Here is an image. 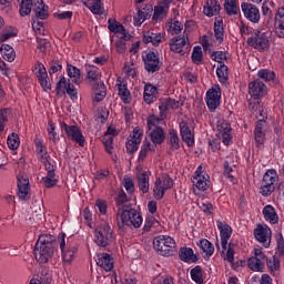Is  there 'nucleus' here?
<instances>
[{"instance_id":"c85d7f7f","label":"nucleus","mask_w":284,"mask_h":284,"mask_svg":"<svg viewBox=\"0 0 284 284\" xmlns=\"http://www.w3.org/2000/svg\"><path fill=\"white\" fill-rule=\"evenodd\" d=\"M263 214H264L265 221H270L272 225H276V223H278V214H276V209H274V206L266 205L263 209Z\"/></svg>"},{"instance_id":"338daca9","label":"nucleus","mask_w":284,"mask_h":284,"mask_svg":"<svg viewBox=\"0 0 284 284\" xmlns=\"http://www.w3.org/2000/svg\"><path fill=\"white\" fill-rule=\"evenodd\" d=\"M181 30H183V24L175 21L169 26L168 32H170V34H180Z\"/></svg>"},{"instance_id":"8fccbe9b","label":"nucleus","mask_w":284,"mask_h":284,"mask_svg":"<svg viewBox=\"0 0 284 284\" xmlns=\"http://www.w3.org/2000/svg\"><path fill=\"white\" fill-rule=\"evenodd\" d=\"M227 65L225 64H220V67L216 69V75L220 80L221 83H225L229 79V73H227Z\"/></svg>"},{"instance_id":"2f4dec72","label":"nucleus","mask_w":284,"mask_h":284,"mask_svg":"<svg viewBox=\"0 0 284 284\" xmlns=\"http://www.w3.org/2000/svg\"><path fill=\"white\" fill-rule=\"evenodd\" d=\"M0 52L4 61H8L9 63H12V61H14L17 58V53L10 44H2L0 47Z\"/></svg>"},{"instance_id":"a211bd4d","label":"nucleus","mask_w":284,"mask_h":284,"mask_svg":"<svg viewBox=\"0 0 284 284\" xmlns=\"http://www.w3.org/2000/svg\"><path fill=\"white\" fill-rule=\"evenodd\" d=\"M180 134L182 136V141L186 143L189 148L194 146V132H192L187 122H180Z\"/></svg>"},{"instance_id":"393cba45","label":"nucleus","mask_w":284,"mask_h":284,"mask_svg":"<svg viewBox=\"0 0 284 284\" xmlns=\"http://www.w3.org/2000/svg\"><path fill=\"white\" fill-rule=\"evenodd\" d=\"M179 256L184 263H196V261H199V256H196L194 251L190 247L180 248Z\"/></svg>"},{"instance_id":"412c9836","label":"nucleus","mask_w":284,"mask_h":284,"mask_svg":"<svg viewBox=\"0 0 284 284\" xmlns=\"http://www.w3.org/2000/svg\"><path fill=\"white\" fill-rule=\"evenodd\" d=\"M138 179V187L143 194H148L150 192V172L140 171L136 174Z\"/></svg>"},{"instance_id":"f8f14e48","label":"nucleus","mask_w":284,"mask_h":284,"mask_svg":"<svg viewBox=\"0 0 284 284\" xmlns=\"http://www.w3.org/2000/svg\"><path fill=\"white\" fill-rule=\"evenodd\" d=\"M254 236L263 247H270V239H272V230L267 225L258 224L254 230Z\"/></svg>"},{"instance_id":"c03bdc74","label":"nucleus","mask_w":284,"mask_h":284,"mask_svg":"<svg viewBox=\"0 0 284 284\" xmlns=\"http://www.w3.org/2000/svg\"><path fill=\"white\" fill-rule=\"evenodd\" d=\"M191 278L194 283L203 284V268L201 266H195L191 270Z\"/></svg>"},{"instance_id":"20e7f679","label":"nucleus","mask_w":284,"mask_h":284,"mask_svg":"<svg viewBox=\"0 0 284 284\" xmlns=\"http://www.w3.org/2000/svg\"><path fill=\"white\" fill-rule=\"evenodd\" d=\"M153 247L161 256H173L176 252V242L170 236L160 235L153 240Z\"/></svg>"},{"instance_id":"603ef678","label":"nucleus","mask_w":284,"mask_h":284,"mask_svg":"<svg viewBox=\"0 0 284 284\" xmlns=\"http://www.w3.org/2000/svg\"><path fill=\"white\" fill-rule=\"evenodd\" d=\"M9 116H10L9 109L0 110V132H3V130H6V124L8 123Z\"/></svg>"},{"instance_id":"2eb2a0df","label":"nucleus","mask_w":284,"mask_h":284,"mask_svg":"<svg viewBox=\"0 0 284 284\" xmlns=\"http://www.w3.org/2000/svg\"><path fill=\"white\" fill-rule=\"evenodd\" d=\"M206 105L210 112H215L216 108L221 105V91L216 89H210L206 92Z\"/></svg>"},{"instance_id":"13d9d810","label":"nucleus","mask_w":284,"mask_h":284,"mask_svg":"<svg viewBox=\"0 0 284 284\" xmlns=\"http://www.w3.org/2000/svg\"><path fill=\"white\" fill-rule=\"evenodd\" d=\"M163 119H165V116H161V118H156V115L149 116V119H148L149 130H156V128H161V126H159V123H161V121H163Z\"/></svg>"},{"instance_id":"4be33fe9","label":"nucleus","mask_w":284,"mask_h":284,"mask_svg":"<svg viewBox=\"0 0 284 284\" xmlns=\"http://www.w3.org/2000/svg\"><path fill=\"white\" fill-rule=\"evenodd\" d=\"M275 33L280 39H284V7H280L275 14Z\"/></svg>"},{"instance_id":"7c9ffc66","label":"nucleus","mask_w":284,"mask_h":284,"mask_svg":"<svg viewBox=\"0 0 284 284\" xmlns=\"http://www.w3.org/2000/svg\"><path fill=\"white\" fill-rule=\"evenodd\" d=\"M158 89L156 87L152 84H145L144 87V101L148 103V105L154 103L156 99Z\"/></svg>"},{"instance_id":"09e8293b","label":"nucleus","mask_w":284,"mask_h":284,"mask_svg":"<svg viewBox=\"0 0 284 284\" xmlns=\"http://www.w3.org/2000/svg\"><path fill=\"white\" fill-rule=\"evenodd\" d=\"M257 77L263 79V81H274L276 73L270 69H262L257 72Z\"/></svg>"},{"instance_id":"a878e982","label":"nucleus","mask_w":284,"mask_h":284,"mask_svg":"<svg viewBox=\"0 0 284 284\" xmlns=\"http://www.w3.org/2000/svg\"><path fill=\"white\" fill-rule=\"evenodd\" d=\"M93 94H94L93 101H95L97 103H101V101H103L108 95V90L105 89V84L103 82L94 83Z\"/></svg>"},{"instance_id":"dca6fc26","label":"nucleus","mask_w":284,"mask_h":284,"mask_svg":"<svg viewBox=\"0 0 284 284\" xmlns=\"http://www.w3.org/2000/svg\"><path fill=\"white\" fill-rule=\"evenodd\" d=\"M217 229L220 230L222 250H227V241L232 237V226L227 222L217 221Z\"/></svg>"},{"instance_id":"a19ab883","label":"nucleus","mask_w":284,"mask_h":284,"mask_svg":"<svg viewBox=\"0 0 284 284\" xmlns=\"http://www.w3.org/2000/svg\"><path fill=\"white\" fill-rule=\"evenodd\" d=\"M153 196L156 201H161L165 196V189H163L160 180H155L154 182Z\"/></svg>"},{"instance_id":"4d7b16f0","label":"nucleus","mask_w":284,"mask_h":284,"mask_svg":"<svg viewBox=\"0 0 284 284\" xmlns=\"http://www.w3.org/2000/svg\"><path fill=\"white\" fill-rule=\"evenodd\" d=\"M87 8H89L93 14H103V11H101V0H91Z\"/></svg>"},{"instance_id":"f704fd0d","label":"nucleus","mask_w":284,"mask_h":284,"mask_svg":"<svg viewBox=\"0 0 284 284\" xmlns=\"http://www.w3.org/2000/svg\"><path fill=\"white\" fill-rule=\"evenodd\" d=\"M224 10L229 17H234L239 14V7L236 6V0H225Z\"/></svg>"},{"instance_id":"37998d69","label":"nucleus","mask_w":284,"mask_h":284,"mask_svg":"<svg viewBox=\"0 0 284 284\" xmlns=\"http://www.w3.org/2000/svg\"><path fill=\"white\" fill-rule=\"evenodd\" d=\"M169 142L171 145V150H179V148H181V145L179 144V133H176V130L171 129L169 131Z\"/></svg>"},{"instance_id":"49530a36","label":"nucleus","mask_w":284,"mask_h":284,"mask_svg":"<svg viewBox=\"0 0 284 284\" xmlns=\"http://www.w3.org/2000/svg\"><path fill=\"white\" fill-rule=\"evenodd\" d=\"M191 59L192 62L195 63V65L201 64V62L203 61V49L200 45L193 48Z\"/></svg>"},{"instance_id":"e433bc0d","label":"nucleus","mask_w":284,"mask_h":284,"mask_svg":"<svg viewBox=\"0 0 284 284\" xmlns=\"http://www.w3.org/2000/svg\"><path fill=\"white\" fill-rule=\"evenodd\" d=\"M199 245L202 252L205 254V256H207V258H210V256L214 254V245L210 241L205 239L201 240Z\"/></svg>"},{"instance_id":"cd10ccee","label":"nucleus","mask_w":284,"mask_h":284,"mask_svg":"<svg viewBox=\"0 0 284 284\" xmlns=\"http://www.w3.org/2000/svg\"><path fill=\"white\" fill-rule=\"evenodd\" d=\"M67 72L72 83H75V85H81V83H83V78L81 77V70H79L77 67L72 64H68Z\"/></svg>"},{"instance_id":"6e6552de","label":"nucleus","mask_w":284,"mask_h":284,"mask_svg":"<svg viewBox=\"0 0 284 284\" xmlns=\"http://www.w3.org/2000/svg\"><path fill=\"white\" fill-rule=\"evenodd\" d=\"M142 61L144 63V70H146L149 74H154V72H159V70H161V68L163 67L161 58L153 51L145 53V55L142 57Z\"/></svg>"},{"instance_id":"9b49d317","label":"nucleus","mask_w":284,"mask_h":284,"mask_svg":"<svg viewBox=\"0 0 284 284\" xmlns=\"http://www.w3.org/2000/svg\"><path fill=\"white\" fill-rule=\"evenodd\" d=\"M58 94H69L70 99L74 100L77 99L79 92L77 91V88L70 81L65 80V77H62L55 87Z\"/></svg>"},{"instance_id":"58836bf2","label":"nucleus","mask_w":284,"mask_h":284,"mask_svg":"<svg viewBox=\"0 0 284 284\" xmlns=\"http://www.w3.org/2000/svg\"><path fill=\"white\" fill-rule=\"evenodd\" d=\"M118 94L123 103L130 102V90H128V84L118 83Z\"/></svg>"},{"instance_id":"79ce46f5","label":"nucleus","mask_w":284,"mask_h":284,"mask_svg":"<svg viewBox=\"0 0 284 284\" xmlns=\"http://www.w3.org/2000/svg\"><path fill=\"white\" fill-rule=\"evenodd\" d=\"M214 34H215L216 41H219V43H223V37H224L223 20L215 21Z\"/></svg>"},{"instance_id":"9d476101","label":"nucleus","mask_w":284,"mask_h":284,"mask_svg":"<svg viewBox=\"0 0 284 284\" xmlns=\"http://www.w3.org/2000/svg\"><path fill=\"white\" fill-rule=\"evenodd\" d=\"M33 73L39 80V83L43 90H51L52 84L50 83V80L48 78V71L45 70V67L41 62H37L33 67Z\"/></svg>"},{"instance_id":"c9c22d12","label":"nucleus","mask_w":284,"mask_h":284,"mask_svg":"<svg viewBox=\"0 0 284 284\" xmlns=\"http://www.w3.org/2000/svg\"><path fill=\"white\" fill-rule=\"evenodd\" d=\"M247 267H250L252 272H263L265 270V263L260 262L256 257L252 256L247 261Z\"/></svg>"},{"instance_id":"aec40b11","label":"nucleus","mask_w":284,"mask_h":284,"mask_svg":"<svg viewBox=\"0 0 284 284\" xmlns=\"http://www.w3.org/2000/svg\"><path fill=\"white\" fill-rule=\"evenodd\" d=\"M97 265L102 267L105 272H112L114 268V260L112 258V255L108 253H100L98 254Z\"/></svg>"},{"instance_id":"bf43d9fd","label":"nucleus","mask_w":284,"mask_h":284,"mask_svg":"<svg viewBox=\"0 0 284 284\" xmlns=\"http://www.w3.org/2000/svg\"><path fill=\"white\" fill-rule=\"evenodd\" d=\"M174 278L170 275H158L153 278V284H173Z\"/></svg>"},{"instance_id":"b1692460","label":"nucleus","mask_w":284,"mask_h":284,"mask_svg":"<svg viewBox=\"0 0 284 284\" xmlns=\"http://www.w3.org/2000/svg\"><path fill=\"white\" fill-rule=\"evenodd\" d=\"M203 12L206 17H216L221 12V4L216 0H207Z\"/></svg>"},{"instance_id":"1a4fd4ad","label":"nucleus","mask_w":284,"mask_h":284,"mask_svg":"<svg viewBox=\"0 0 284 284\" xmlns=\"http://www.w3.org/2000/svg\"><path fill=\"white\" fill-rule=\"evenodd\" d=\"M60 128L64 131L70 141H74L80 145V148H83L85 145V136H83V133L81 132V129H79V126L68 125L65 122H62L60 124Z\"/></svg>"},{"instance_id":"4c0bfd02","label":"nucleus","mask_w":284,"mask_h":284,"mask_svg":"<svg viewBox=\"0 0 284 284\" xmlns=\"http://www.w3.org/2000/svg\"><path fill=\"white\" fill-rule=\"evenodd\" d=\"M156 150V145L146 142L142 145V149L140 151L138 161L143 162L145 161V156H148V152H154Z\"/></svg>"},{"instance_id":"052dcab7","label":"nucleus","mask_w":284,"mask_h":284,"mask_svg":"<svg viewBox=\"0 0 284 284\" xmlns=\"http://www.w3.org/2000/svg\"><path fill=\"white\" fill-rule=\"evenodd\" d=\"M37 48L42 54H45L48 48H50V41L48 39L37 38Z\"/></svg>"},{"instance_id":"3c124183","label":"nucleus","mask_w":284,"mask_h":284,"mask_svg":"<svg viewBox=\"0 0 284 284\" xmlns=\"http://www.w3.org/2000/svg\"><path fill=\"white\" fill-rule=\"evenodd\" d=\"M158 180L161 181V185L165 191L172 190V187L174 186V181L172 180V178H170L169 174H163L161 178H158Z\"/></svg>"},{"instance_id":"e2e57ef3","label":"nucleus","mask_w":284,"mask_h":284,"mask_svg":"<svg viewBox=\"0 0 284 284\" xmlns=\"http://www.w3.org/2000/svg\"><path fill=\"white\" fill-rule=\"evenodd\" d=\"M102 142H103V145H104L105 151L108 152V154H112V150H114V146H112V143H114V138L104 135L102 138Z\"/></svg>"},{"instance_id":"7ed1b4c3","label":"nucleus","mask_w":284,"mask_h":284,"mask_svg":"<svg viewBox=\"0 0 284 284\" xmlns=\"http://www.w3.org/2000/svg\"><path fill=\"white\" fill-rule=\"evenodd\" d=\"M94 234L95 243L100 247H108V245H112V243H114V231L108 222H102L98 225Z\"/></svg>"},{"instance_id":"423d86ee","label":"nucleus","mask_w":284,"mask_h":284,"mask_svg":"<svg viewBox=\"0 0 284 284\" xmlns=\"http://www.w3.org/2000/svg\"><path fill=\"white\" fill-rule=\"evenodd\" d=\"M246 43L251 48H254V50L263 52V50H267V45H270V38H267V33L256 29L253 31V36L246 40Z\"/></svg>"},{"instance_id":"0eeeda50","label":"nucleus","mask_w":284,"mask_h":284,"mask_svg":"<svg viewBox=\"0 0 284 284\" xmlns=\"http://www.w3.org/2000/svg\"><path fill=\"white\" fill-rule=\"evenodd\" d=\"M283 255H284V239H283V234H280V237L277 239V251L275 255L266 258V266L268 267V271L272 274H276V272L281 270V260L278 258V256H283Z\"/></svg>"},{"instance_id":"473e14b6","label":"nucleus","mask_w":284,"mask_h":284,"mask_svg":"<svg viewBox=\"0 0 284 284\" xmlns=\"http://www.w3.org/2000/svg\"><path fill=\"white\" fill-rule=\"evenodd\" d=\"M152 10L153 9L151 6L146 9V11L145 8L143 10H138L136 16H134L135 26H142V23L146 21V19H150V13L152 12Z\"/></svg>"},{"instance_id":"69168bd1","label":"nucleus","mask_w":284,"mask_h":284,"mask_svg":"<svg viewBox=\"0 0 284 284\" xmlns=\"http://www.w3.org/2000/svg\"><path fill=\"white\" fill-rule=\"evenodd\" d=\"M159 110L160 116H165V114H168V110H170L168 98L160 99Z\"/></svg>"},{"instance_id":"a18cd8bd","label":"nucleus","mask_w":284,"mask_h":284,"mask_svg":"<svg viewBox=\"0 0 284 284\" xmlns=\"http://www.w3.org/2000/svg\"><path fill=\"white\" fill-rule=\"evenodd\" d=\"M19 12L21 17H28L32 12V0H21Z\"/></svg>"},{"instance_id":"0e129e2a","label":"nucleus","mask_w":284,"mask_h":284,"mask_svg":"<svg viewBox=\"0 0 284 284\" xmlns=\"http://www.w3.org/2000/svg\"><path fill=\"white\" fill-rule=\"evenodd\" d=\"M41 183L44 185V187H54V185L59 183V180H57L54 176H50V174H47V176L41 179Z\"/></svg>"},{"instance_id":"774afa93","label":"nucleus","mask_w":284,"mask_h":284,"mask_svg":"<svg viewBox=\"0 0 284 284\" xmlns=\"http://www.w3.org/2000/svg\"><path fill=\"white\" fill-rule=\"evenodd\" d=\"M163 17H165V7H155L153 13V21H159V19H163Z\"/></svg>"},{"instance_id":"f257e3e1","label":"nucleus","mask_w":284,"mask_h":284,"mask_svg":"<svg viewBox=\"0 0 284 284\" xmlns=\"http://www.w3.org/2000/svg\"><path fill=\"white\" fill-rule=\"evenodd\" d=\"M58 245L59 242H57L55 236L50 234L40 235L33 250L36 261L38 263H48L54 256V250H57Z\"/></svg>"},{"instance_id":"72a5a7b5","label":"nucleus","mask_w":284,"mask_h":284,"mask_svg":"<svg viewBox=\"0 0 284 284\" xmlns=\"http://www.w3.org/2000/svg\"><path fill=\"white\" fill-rule=\"evenodd\" d=\"M108 28L110 32H114V34H124L125 33V27L123 24L119 23L115 19L110 18L108 20Z\"/></svg>"},{"instance_id":"864d4df0","label":"nucleus","mask_w":284,"mask_h":284,"mask_svg":"<svg viewBox=\"0 0 284 284\" xmlns=\"http://www.w3.org/2000/svg\"><path fill=\"white\" fill-rule=\"evenodd\" d=\"M211 59L221 65L224 64L223 61H227V53L225 51H214L211 54Z\"/></svg>"},{"instance_id":"ddd939ff","label":"nucleus","mask_w":284,"mask_h":284,"mask_svg":"<svg viewBox=\"0 0 284 284\" xmlns=\"http://www.w3.org/2000/svg\"><path fill=\"white\" fill-rule=\"evenodd\" d=\"M241 8L244 17H246L248 21H251L252 23H258V21H261V11H258V8H256V6L243 2Z\"/></svg>"},{"instance_id":"4468645a","label":"nucleus","mask_w":284,"mask_h":284,"mask_svg":"<svg viewBox=\"0 0 284 284\" xmlns=\"http://www.w3.org/2000/svg\"><path fill=\"white\" fill-rule=\"evenodd\" d=\"M248 94L253 97V99H261L267 94V87L261 80H254L248 84Z\"/></svg>"},{"instance_id":"ea45409f","label":"nucleus","mask_w":284,"mask_h":284,"mask_svg":"<svg viewBox=\"0 0 284 284\" xmlns=\"http://www.w3.org/2000/svg\"><path fill=\"white\" fill-rule=\"evenodd\" d=\"M32 216L33 219H43L44 216V212H43V202L41 201H36L33 204H32Z\"/></svg>"},{"instance_id":"5fc2aeb1","label":"nucleus","mask_w":284,"mask_h":284,"mask_svg":"<svg viewBox=\"0 0 284 284\" xmlns=\"http://www.w3.org/2000/svg\"><path fill=\"white\" fill-rule=\"evenodd\" d=\"M217 131L220 135L232 132V125L225 120H220L217 122Z\"/></svg>"},{"instance_id":"de8ad7c7","label":"nucleus","mask_w":284,"mask_h":284,"mask_svg":"<svg viewBox=\"0 0 284 284\" xmlns=\"http://www.w3.org/2000/svg\"><path fill=\"white\" fill-rule=\"evenodd\" d=\"M20 143H21V141L19 140V134H17V133H11V134L8 136L7 144H8V146H9L10 150H18Z\"/></svg>"},{"instance_id":"6e6d98bb","label":"nucleus","mask_w":284,"mask_h":284,"mask_svg":"<svg viewBox=\"0 0 284 284\" xmlns=\"http://www.w3.org/2000/svg\"><path fill=\"white\" fill-rule=\"evenodd\" d=\"M41 284H50L52 283V273H50V270L42 268L40 272V278Z\"/></svg>"},{"instance_id":"f3484780","label":"nucleus","mask_w":284,"mask_h":284,"mask_svg":"<svg viewBox=\"0 0 284 284\" xmlns=\"http://www.w3.org/2000/svg\"><path fill=\"white\" fill-rule=\"evenodd\" d=\"M187 41H190V39L185 34L172 38L169 42L171 52L183 54V48L187 45Z\"/></svg>"},{"instance_id":"6ab92c4d","label":"nucleus","mask_w":284,"mask_h":284,"mask_svg":"<svg viewBox=\"0 0 284 284\" xmlns=\"http://www.w3.org/2000/svg\"><path fill=\"white\" fill-rule=\"evenodd\" d=\"M18 196L21 201H30V180L18 178Z\"/></svg>"},{"instance_id":"c756f323","label":"nucleus","mask_w":284,"mask_h":284,"mask_svg":"<svg viewBox=\"0 0 284 284\" xmlns=\"http://www.w3.org/2000/svg\"><path fill=\"white\" fill-rule=\"evenodd\" d=\"M210 175H204V176H193L192 178V183L196 187V190H200V192H205L207 187H210Z\"/></svg>"},{"instance_id":"680f3d73","label":"nucleus","mask_w":284,"mask_h":284,"mask_svg":"<svg viewBox=\"0 0 284 284\" xmlns=\"http://www.w3.org/2000/svg\"><path fill=\"white\" fill-rule=\"evenodd\" d=\"M222 254L224 255V261H229V263L234 261V248H232V243L226 245V250L223 248Z\"/></svg>"},{"instance_id":"39448f33","label":"nucleus","mask_w":284,"mask_h":284,"mask_svg":"<svg viewBox=\"0 0 284 284\" xmlns=\"http://www.w3.org/2000/svg\"><path fill=\"white\" fill-rule=\"evenodd\" d=\"M276 185H278V173H276V170L270 169L263 176L260 193L262 196H272V193L276 190Z\"/></svg>"},{"instance_id":"f03ea898","label":"nucleus","mask_w":284,"mask_h":284,"mask_svg":"<svg viewBox=\"0 0 284 284\" xmlns=\"http://www.w3.org/2000/svg\"><path fill=\"white\" fill-rule=\"evenodd\" d=\"M118 227L122 230V227H141V224L143 223V217L141 216V213L139 211L130 207V206H123L122 211L119 210L118 212Z\"/></svg>"},{"instance_id":"5701e85b","label":"nucleus","mask_w":284,"mask_h":284,"mask_svg":"<svg viewBox=\"0 0 284 284\" xmlns=\"http://www.w3.org/2000/svg\"><path fill=\"white\" fill-rule=\"evenodd\" d=\"M34 145H36V152L39 156V161L41 163H45L48 160H50V154L48 153V148H45V144H43V140L41 138L34 139Z\"/></svg>"},{"instance_id":"bb28decb","label":"nucleus","mask_w":284,"mask_h":284,"mask_svg":"<svg viewBox=\"0 0 284 284\" xmlns=\"http://www.w3.org/2000/svg\"><path fill=\"white\" fill-rule=\"evenodd\" d=\"M150 133L149 136H151V141L153 145H161L163 141H165V132L162 128H155V129H149Z\"/></svg>"}]
</instances>
